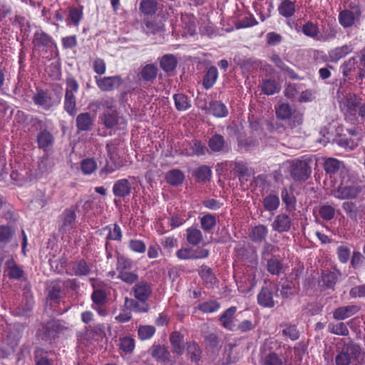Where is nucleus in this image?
Instances as JSON below:
<instances>
[{
  "label": "nucleus",
  "mask_w": 365,
  "mask_h": 365,
  "mask_svg": "<svg viewBox=\"0 0 365 365\" xmlns=\"http://www.w3.org/2000/svg\"><path fill=\"white\" fill-rule=\"evenodd\" d=\"M360 192V187L351 180L347 174H344L341 175L340 184L331 190L330 195L340 200L353 199Z\"/></svg>",
  "instance_id": "f257e3e1"
},
{
  "label": "nucleus",
  "mask_w": 365,
  "mask_h": 365,
  "mask_svg": "<svg viewBox=\"0 0 365 365\" xmlns=\"http://www.w3.org/2000/svg\"><path fill=\"white\" fill-rule=\"evenodd\" d=\"M176 256L181 260L193 259L192 248L182 247L176 252Z\"/></svg>",
  "instance_id": "774afa93"
},
{
  "label": "nucleus",
  "mask_w": 365,
  "mask_h": 365,
  "mask_svg": "<svg viewBox=\"0 0 365 365\" xmlns=\"http://www.w3.org/2000/svg\"><path fill=\"white\" fill-rule=\"evenodd\" d=\"M184 179V174L178 169H173L169 171L166 175L167 182L172 185L182 184Z\"/></svg>",
  "instance_id": "bb28decb"
},
{
  "label": "nucleus",
  "mask_w": 365,
  "mask_h": 365,
  "mask_svg": "<svg viewBox=\"0 0 365 365\" xmlns=\"http://www.w3.org/2000/svg\"><path fill=\"white\" fill-rule=\"evenodd\" d=\"M208 146L215 153L224 151L227 148L224 137L220 134H215L209 139Z\"/></svg>",
  "instance_id": "f3484780"
},
{
  "label": "nucleus",
  "mask_w": 365,
  "mask_h": 365,
  "mask_svg": "<svg viewBox=\"0 0 365 365\" xmlns=\"http://www.w3.org/2000/svg\"><path fill=\"white\" fill-rule=\"evenodd\" d=\"M220 307V304L217 301L212 300L200 304L198 309L204 313H212L217 311Z\"/></svg>",
  "instance_id": "5fc2aeb1"
},
{
  "label": "nucleus",
  "mask_w": 365,
  "mask_h": 365,
  "mask_svg": "<svg viewBox=\"0 0 365 365\" xmlns=\"http://www.w3.org/2000/svg\"><path fill=\"white\" fill-rule=\"evenodd\" d=\"M92 118L89 113H81L76 118L77 127L79 130H87L92 125Z\"/></svg>",
  "instance_id": "e433bc0d"
},
{
  "label": "nucleus",
  "mask_w": 365,
  "mask_h": 365,
  "mask_svg": "<svg viewBox=\"0 0 365 365\" xmlns=\"http://www.w3.org/2000/svg\"><path fill=\"white\" fill-rule=\"evenodd\" d=\"M262 365H282V361L277 354L271 353L264 358Z\"/></svg>",
  "instance_id": "338daca9"
},
{
  "label": "nucleus",
  "mask_w": 365,
  "mask_h": 365,
  "mask_svg": "<svg viewBox=\"0 0 365 365\" xmlns=\"http://www.w3.org/2000/svg\"><path fill=\"white\" fill-rule=\"evenodd\" d=\"M352 51V46L346 44L331 50L329 53V56L332 61L336 62L350 53Z\"/></svg>",
  "instance_id": "a211bd4d"
},
{
  "label": "nucleus",
  "mask_w": 365,
  "mask_h": 365,
  "mask_svg": "<svg viewBox=\"0 0 365 365\" xmlns=\"http://www.w3.org/2000/svg\"><path fill=\"white\" fill-rule=\"evenodd\" d=\"M92 282L93 292L91 294V300L93 305H104L107 301V294L101 287L100 283L94 282L93 279H90Z\"/></svg>",
  "instance_id": "9b49d317"
},
{
  "label": "nucleus",
  "mask_w": 365,
  "mask_h": 365,
  "mask_svg": "<svg viewBox=\"0 0 365 365\" xmlns=\"http://www.w3.org/2000/svg\"><path fill=\"white\" fill-rule=\"evenodd\" d=\"M212 171L206 165H202L195 171V176L199 182H206L211 178Z\"/></svg>",
  "instance_id": "a19ab883"
},
{
  "label": "nucleus",
  "mask_w": 365,
  "mask_h": 365,
  "mask_svg": "<svg viewBox=\"0 0 365 365\" xmlns=\"http://www.w3.org/2000/svg\"><path fill=\"white\" fill-rule=\"evenodd\" d=\"M187 354L191 361H197L198 360H200V350L199 349L198 345L196 343L192 342L188 344Z\"/></svg>",
  "instance_id": "bf43d9fd"
},
{
  "label": "nucleus",
  "mask_w": 365,
  "mask_h": 365,
  "mask_svg": "<svg viewBox=\"0 0 365 365\" xmlns=\"http://www.w3.org/2000/svg\"><path fill=\"white\" fill-rule=\"evenodd\" d=\"M328 331L331 334L344 336H348L349 333L346 325L343 322L329 323Z\"/></svg>",
  "instance_id": "473e14b6"
},
{
  "label": "nucleus",
  "mask_w": 365,
  "mask_h": 365,
  "mask_svg": "<svg viewBox=\"0 0 365 365\" xmlns=\"http://www.w3.org/2000/svg\"><path fill=\"white\" fill-rule=\"evenodd\" d=\"M108 230L106 239L108 240L120 241L122 239V231L120 226L117 224L109 225L106 227Z\"/></svg>",
  "instance_id": "37998d69"
},
{
  "label": "nucleus",
  "mask_w": 365,
  "mask_h": 365,
  "mask_svg": "<svg viewBox=\"0 0 365 365\" xmlns=\"http://www.w3.org/2000/svg\"><path fill=\"white\" fill-rule=\"evenodd\" d=\"M199 274L207 284H213L215 283L216 278L209 267L206 266L202 267L200 269Z\"/></svg>",
  "instance_id": "4d7b16f0"
},
{
  "label": "nucleus",
  "mask_w": 365,
  "mask_h": 365,
  "mask_svg": "<svg viewBox=\"0 0 365 365\" xmlns=\"http://www.w3.org/2000/svg\"><path fill=\"white\" fill-rule=\"evenodd\" d=\"M292 114V109L288 103H282L276 108V115L279 119H289Z\"/></svg>",
  "instance_id": "c03bdc74"
},
{
  "label": "nucleus",
  "mask_w": 365,
  "mask_h": 365,
  "mask_svg": "<svg viewBox=\"0 0 365 365\" xmlns=\"http://www.w3.org/2000/svg\"><path fill=\"white\" fill-rule=\"evenodd\" d=\"M177 66L176 58L171 54H167L162 57L160 60V67L165 72L173 71Z\"/></svg>",
  "instance_id": "c756f323"
},
{
  "label": "nucleus",
  "mask_w": 365,
  "mask_h": 365,
  "mask_svg": "<svg viewBox=\"0 0 365 365\" xmlns=\"http://www.w3.org/2000/svg\"><path fill=\"white\" fill-rule=\"evenodd\" d=\"M170 341L174 352L179 355L182 354L185 350L183 336L178 331L173 332L170 334Z\"/></svg>",
  "instance_id": "aec40b11"
},
{
  "label": "nucleus",
  "mask_w": 365,
  "mask_h": 365,
  "mask_svg": "<svg viewBox=\"0 0 365 365\" xmlns=\"http://www.w3.org/2000/svg\"><path fill=\"white\" fill-rule=\"evenodd\" d=\"M130 249L138 253H143L146 250L145 244L140 240H131L129 242Z\"/></svg>",
  "instance_id": "69168bd1"
},
{
  "label": "nucleus",
  "mask_w": 365,
  "mask_h": 365,
  "mask_svg": "<svg viewBox=\"0 0 365 365\" xmlns=\"http://www.w3.org/2000/svg\"><path fill=\"white\" fill-rule=\"evenodd\" d=\"M361 354V348L354 344L345 345L336 358V365H350L356 362Z\"/></svg>",
  "instance_id": "7ed1b4c3"
},
{
  "label": "nucleus",
  "mask_w": 365,
  "mask_h": 365,
  "mask_svg": "<svg viewBox=\"0 0 365 365\" xmlns=\"http://www.w3.org/2000/svg\"><path fill=\"white\" fill-rule=\"evenodd\" d=\"M262 91L266 95L274 94L278 91L277 85L274 80L267 79L262 83Z\"/></svg>",
  "instance_id": "8fccbe9b"
},
{
  "label": "nucleus",
  "mask_w": 365,
  "mask_h": 365,
  "mask_svg": "<svg viewBox=\"0 0 365 365\" xmlns=\"http://www.w3.org/2000/svg\"><path fill=\"white\" fill-rule=\"evenodd\" d=\"M118 277L124 282L129 284H133L138 279V276L137 274L128 271H121L120 272H119Z\"/></svg>",
  "instance_id": "e2e57ef3"
},
{
  "label": "nucleus",
  "mask_w": 365,
  "mask_h": 365,
  "mask_svg": "<svg viewBox=\"0 0 365 365\" xmlns=\"http://www.w3.org/2000/svg\"><path fill=\"white\" fill-rule=\"evenodd\" d=\"M257 302L263 307L272 308L275 303L273 299V294L267 287H263L257 294Z\"/></svg>",
  "instance_id": "2eb2a0df"
},
{
  "label": "nucleus",
  "mask_w": 365,
  "mask_h": 365,
  "mask_svg": "<svg viewBox=\"0 0 365 365\" xmlns=\"http://www.w3.org/2000/svg\"><path fill=\"white\" fill-rule=\"evenodd\" d=\"M76 227V214L71 208L66 209L61 215L58 225L59 232L71 233Z\"/></svg>",
  "instance_id": "39448f33"
},
{
  "label": "nucleus",
  "mask_w": 365,
  "mask_h": 365,
  "mask_svg": "<svg viewBox=\"0 0 365 365\" xmlns=\"http://www.w3.org/2000/svg\"><path fill=\"white\" fill-rule=\"evenodd\" d=\"M134 297L140 302H146L152 294V288L150 284L145 282H139L136 283L133 289Z\"/></svg>",
  "instance_id": "1a4fd4ad"
},
{
  "label": "nucleus",
  "mask_w": 365,
  "mask_h": 365,
  "mask_svg": "<svg viewBox=\"0 0 365 365\" xmlns=\"http://www.w3.org/2000/svg\"><path fill=\"white\" fill-rule=\"evenodd\" d=\"M174 100L176 108L180 111L186 110L190 106V101L188 98L182 93L174 95Z\"/></svg>",
  "instance_id": "ea45409f"
},
{
  "label": "nucleus",
  "mask_w": 365,
  "mask_h": 365,
  "mask_svg": "<svg viewBox=\"0 0 365 365\" xmlns=\"http://www.w3.org/2000/svg\"><path fill=\"white\" fill-rule=\"evenodd\" d=\"M61 99V96L53 91L41 88H37L32 96L34 104L46 110L58 106Z\"/></svg>",
  "instance_id": "f03ea898"
},
{
  "label": "nucleus",
  "mask_w": 365,
  "mask_h": 365,
  "mask_svg": "<svg viewBox=\"0 0 365 365\" xmlns=\"http://www.w3.org/2000/svg\"><path fill=\"white\" fill-rule=\"evenodd\" d=\"M135 346L134 338L130 336H125L119 339V347L121 351L125 354H130L133 351Z\"/></svg>",
  "instance_id": "cd10ccee"
},
{
  "label": "nucleus",
  "mask_w": 365,
  "mask_h": 365,
  "mask_svg": "<svg viewBox=\"0 0 365 365\" xmlns=\"http://www.w3.org/2000/svg\"><path fill=\"white\" fill-rule=\"evenodd\" d=\"M200 224L203 230L209 232L216 225V218L212 214L205 215L200 218Z\"/></svg>",
  "instance_id": "a18cd8bd"
},
{
  "label": "nucleus",
  "mask_w": 365,
  "mask_h": 365,
  "mask_svg": "<svg viewBox=\"0 0 365 365\" xmlns=\"http://www.w3.org/2000/svg\"><path fill=\"white\" fill-rule=\"evenodd\" d=\"M282 269L280 261L277 259H271L267 262V270L272 274H278Z\"/></svg>",
  "instance_id": "0e129e2a"
},
{
  "label": "nucleus",
  "mask_w": 365,
  "mask_h": 365,
  "mask_svg": "<svg viewBox=\"0 0 365 365\" xmlns=\"http://www.w3.org/2000/svg\"><path fill=\"white\" fill-rule=\"evenodd\" d=\"M187 240L192 245H198L202 240L201 231L196 227H189L186 230Z\"/></svg>",
  "instance_id": "2f4dec72"
},
{
  "label": "nucleus",
  "mask_w": 365,
  "mask_h": 365,
  "mask_svg": "<svg viewBox=\"0 0 365 365\" xmlns=\"http://www.w3.org/2000/svg\"><path fill=\"white\" fill-rule=\"evenodd\" d=\"M34 48L38 51H47L56 48L53 38L43 31L36 32L33 40Z\"/></svg>",
  "instance_id": "6e6552de"
},
{
  "label": "nucleus",
  "mask_w": 365,
  "mask_h": 365,
  "mask_svg": "<svg viewBox=\"0 0 365 365\" xmlns=\"http://www.w3.org/2000/svg\"><path fill=\"white\" fill-rule=\"evenodd\" d=\"M360 141V137L349 138L344 135H340L336 139V143L342 148L349 150H354Z\"/></svg>",
  "instance_id": "412c9836"
},
{
  "label": "nucleus",
  "mask_w": 365,
  "mask_h": 365,
  "mask_svg": "<svg viewBox=\"0 0 365 365\" xmlns=\"http://www.w3.org/2000/svg\"><path fill=\"white\" fill-rule=\"evenodd\" d=\"M97 86L102 91H111L118 88L123 83L119 76L94 77Z\"/></svg>",
  "instance_id": "423d86ee"
},
{
  "label": "nucleus",
  "mask_w": 365,
  "mask_h": 365,
  "mask_svg": "<svg viewBox=\"0 0 365 365\" xmlns=\"http://www.w3.org/2000/svg\"><path fill=\"white\" fill-rule=\"evenodd\" d=\"M83 17V11L78 8L72 7L68 11V18L67 20V24H71L75 26H78L79 23Z\"/></svg>",
  "instance_id": "4c0bfd02"
},
{
  "label": "nucleus",
  "mask_w": 365,
  "mask_h": 365,
  "mask_svg": "<svg viewBox=\"0 0 365 365\" xmlns=\"http://www.w3.org/2000/svg\"><path fill=\"white\" fill-rule=\"evenodd\" d=\"M361 98L354 93L346 94L339 102L341 110L346 116L356 117Z\"/></svg>",
  "instance_id": "20e7f679"
},
{
  "label": "nucleus",
  "mask_w": 365,
  "mask_h": 365,
  "mask_svg": "<svg viewBox=\"0 0 365 365\" xmlns=\"http://www.w3.org/2000/svg\"><path fill=\"white\" fill-rule=\"evenodd\" d=\"M72 269L77 276L88 275L91 272V266L83 259L74 262Z\"/></svg>",
  "instance_id": "b1692460"
},
{
  "label": "nucleus",
  "mask_w": 365,
  "mask_h": 365,
  "mask_svg": "<svg viewBox=\"0 0 365 365\" xmlns=\"http://www.w3.org/2000/svg\"><path fill=\"white\" fill-rule=\"evenodd\" d=\"M76 98L74 96V93L66 92L64 108L71 115H76Z\"/></svg>",
  "instance_id": "58836bf2"
},
{
  "label": "nucleus",
  "mask_w": 365,
  "mask_h": 365,
  "mask_svg": "<svg viewBox=\"0 0 365 365\" xmlns=\"http://www.w3.org/2000/svg\"><path fill=\"white\" fill-rule=\"evenodd\" d=\"M37 143L39 148L46 150L52 146L53 137L50 132L42 130L37 135Z\"/></svg>",
  "instance_id": "6ab92c4d"
},
{
  "label": "nucleus",
  "mask_w": 365,
  "mask_h": 365,
  "mask_svg": "<svg viewBox=\"0 0 365 365\" xmlns=\"http://www.w3.org/2000/svg\"><path fill=\"white\" fill-rule=\"evenodd\" d=\"M359 309V307L355 304L339 307L333 312V317L336 320H344L356 314Z\"/></svg>",
  "instance_id": "9d476101"
},
{
  "label": "nucleus",
  "mask_w": 365,
  "mask_h": 365,
  "mask_svg": "<svg viewBox=\"0 0 365 365\" xmlns=\"http://www.w3.org/2000/svg\"><path fill=\"white\" fill-rule=\"evenodd\" d=\"M236 311V307H231L226 309L220 317V322L225 329L229 330L234 329L235 325L233 319Z\"/></svg>",
  "instance_id": "dca6fc26"
},
{
  "label": "nucleus",
  "mask_w": 365,
  "mask_h": 365,
  "mask_svg": "<svg viewBox=\"0 0 365 365\" xmlns=\"http://www.w3.org/2000/svg\"><path fill=\"white\" fill-rule=\"evenodd\" d=\"M341 162L336 158H328L324 163V170L327 173H336L340 168Z\"/></svg>",
  "instance_id": "864d4df0"
},
{
  "label": "nucleus",
  "mask_w": 365,
  "mask_h": 365,
  "mask_svg": "<svg viewBox=\"0 0 365 365\" xmlns=\"http://www.w3.org/2000/svg\"><path fill=\"white\" fill-rule=\"evenodd\" d=\"M132 185L128 179L117 180L113 186V192L115 196L125 197L131 192Z\"/></svg>",
  "instance_id": "f8f14e48"
},
{
  "label": "nucleus",
  "mask_w": 365,
  "mask_h": 365,
  "mask_svg": "<svg viewBox=\"0 0 365 365\" xmlns=\"http://www.w3.org/2000/svg\"><path fill=\"white\" fill-rule=\"evenodd\" d=\"M81 168L86 175L93 173L97 169V163L93 158H86L81 161Z\"/></svg>",
  "instance_id": "49530a36"
},
{
  "label": "nucleus",
  "mask_w": 365,
  "mask_h": 365,
  "mask_svg": "<svg viewBox=\"0 0 365 365\" xmlns=\"http://www.w3.org/2000/svg\"><path fill=\"white\" fill-rule=\"evenodd\" d=\"M182 21L183 25H185V29L186 30L184 31V35H193L196 31V26L193 17L188 16H182Z\"/></svg>",
  "instance_id": "603ef678"
},
{
  "label": "nucleus",
  "mask_w": 365,
  "mask_h": 365,
  "mask_svg": "<svg viewBox=\"0 0 365 365\" xmlns=\"http://www.w3.org/2000/svg\"><path fill=\"white\" fill-rule=\"evenodd\" d=\"M15 229L9 225L0 226V243H9L15 235Z\"/></svg>",
  "instance_id": "72a5a7b5"
},
{
  "label": "nucleus",
  "mask_w": 365,
  "mask_h": 365,
  "mask_svg": "<svg viewBox=\"0 0 365 365\" xmlns=\"http://www.w3.org/2000/svg\"><path fill=\"white\" fill-rule=\"evenodd\" d=\"M125 304L127 308L135 312H146L149 309L147 302H136L133 299L125 298Z\"/></svg>",
  "instance_id": "393cba45"
},
{
  "label": "nucleus",
  "mask_w": 365,
  "mask_h": 365,
  "mask_svg": "<svg viewBox=\"0 0 365 365\" xmlns=\"http://www.w3.org/2000/svg\"><path fill=\"white\" fill-rule=\"evenodd\" d=\"M158 68L153 64H148L143 67L141 71V76L145 81H152L157 76Z\"/></svg>",
  "instance_id": "79ce46f5"
},
{
  "label": "nucleus",
  "mask_w": 365,
  "mask_h": 365,
  "mask_svg": "<svg viewBox=\"0 0 365 365\" xmlns=\"http://www.w3.org/2000/svg\"><path fill=\"white\" fill-rule=\"evenodd\" d=\"M155 333V328L150 325L140 326L138 328V336L141 340L150 339Z\"/></svg>",
  "instance_id": "09e8293b"
},
{
  "label": "nucleus",
  "mask_w": 365,
  "mask_h": 365,
  "mask_svg": "<svg viewBox=\"0 0 365 365\" xmlns=\"http://www.w3.org/2000/svg\"><path fill=\"white\" fill-rule=\"evenodd\" d=\"M278 11L284 17H291L295 13V4L290 0L282 1L278 6Z\"/></svg>",
  "instance_id": "4be33fe9"
},
{
  "label": "nucleus",
  "mask_w": 365,
  "mask_h": 365,
  "mask_svg": "<svg viewBox=\"0 0 365 365\" xmlns=\"http://www.w3.org/2000/svg\"><path fill=\"white\" fill-rule=\"evenodd\" d=\"M157 9L155 0H142L140 6V11L145 14H153Z\"/></svg>",
  "instance_id": "3c124183"
},
{
  "label": "nucleus",
  "mask_w": 365,
  "mask_h": 365,
  "mask_svg": "<svg viewBox=\"0 0 365 365\" xmlns=\"http://www.w3.org/2000/svg\"><path fill=\"white\" fill-rule=\"evenodd\" d=\"M339 21L343 27H350L354 24L355 16L353 11L349 10H344L339 13Z\"/></svg>",
  "instance_id": "7c9ffc66"
},
{
  "label": "nucleus",
  "mask_w": 365,
  "mask_h": 365,
  "mask_svg": "<svg viewBox=\"0 0 365 365\" xmlns=\"http://www.w3.org/2000/svg\"><path fill=\"white\" fill-rule=\"evenodd\" d=\"M191 153L188 155H202L205 154L207 148L202 142L195 140L190 143Z\"/></svg>",
  "instance_id": "6e6d98bb"
},
{
  "label": "nucleus",
  "mask_w": 365,
  "mask_h": 365,
  "mask_svg": "<svg viewBox=\"0 0 365 365\" xmlns=\"http://www.w3.org/2000/svg\"><path fill=\"white\" fill-rule=\"evenodd\" d=\"M311 173V169L304 160H296L293 163L291 174L295 180L305 181Z\"/></svg>",
  "instance_id": "0eeeda50"
},
{
  "label": "nucleus",
  "mask_w": 365,
  "mask_h": 365,
  "mask_svg": "<svg viewBox=\"0 0 365 365\" xmlns=\"http://www.w3.org/2000/svg\"><path fill=\"white\" fill-rule=\"evenodd\" d=\"M291 227V219L285 214L278 215L272 224V227L278 232H287Z\"/></svg>",
  "instance_id": "4468645a"
},
{
  "label": "nucleus",
  "mask_w": 365,
  "mask_h": 365,
  "mask_svg": "<svg viewBox=\"0 0 365 365\" xmlns=\"http://www.w3.org/2000/svg\"><path fill=\"white\" fill-rule=\"evenodd\" d=\"M210 110L213 115L218 118L225 117L228 114L226 106L220 101H214L210 103Z\"/></svg>",
  "instance_id": "c85d7f7f"
},
{
  "label": "nucleus",
  "mask_w": 365,
  "mask_h": 365,
  "mask_svg": "<svg viewBox=\"0 0 365 365\" xmlns=\"http://www.w3.org/2000/svg\"><path fill=\"white\" fill-rule=\"evenodd\" d=\"M283 335L290 338L292 340H297L299 334L294 325L285 324L282 330Z\"/></svg>",
  "instance_id": "680f3d73"
},
{
  "label": "nucleus",
  "mask_w": 365,
  "mask_h": 365,
  "mask_svg": "<svg viewBox=\"0 0 365 365\" xmlns=\"http://www.w3.org/2000/svg\"><path fill=\"white\" fill-rule=\"evenodd\" d=\"M218 77V71L216 67L211 66L207 70L204 78H203V86L205 88L210 89L215 83Z\"/></svg>",
  "instance_id": "5701e85b"
},
{
  "label": "nucleus",
  "mask_w": 365,
  "mask_h": 365,
  "mask_svg": "<svg viewBox=\"0 0 365 365\" xmlns=\"http://www.w3.org/2000/svg\"><path fill=\"white\" fill-rule=\"evenodd\" d=\"M5 268L9 277L11 279H20L24 275V270L17 264L12 257L6 260Z\"/></svg>",
  "instance_id": "ddd939ff"
},
{
  "label": "nucleus",
  "mask_w": 365,
  "mask_h": 365,
  "mask_svg": "<svg viewBox=\"0 0 365 365\" xmlns=\"http://www.w3.org/2000/svg\"><path fill=\"white\" fill-rule=\"evenodd\" d=\"M11 178L16 181L18 185H23L29 181H31L33 178L32 174L29 173L24 170H21L19 172L14 170L11 173Z\"/></svg>",
  "instance_id": "a878e982"
},
{
  "label": "nucleus",
  "mask_w": 365,
  "mask_h": 365,
  "mask_svg": "<svg viewBox=\"0 0 365 365\" xmlns=\"http://www.w3.org/2000/svg\"><path fill=\"white\" fill-rule=\"evenodd\" d=\"M263 205L266 210H276L279 206V198L277 195H268L263 200Z\"/></svg>",
  "instance_id": "c9c22d12"
},
{
  "label": "nucleus",
  "mask_w": 365,
  "mask_h": 365,
  "mask_svg": "<svg viewBox=\"0 0 365 365\" xmlns=\"http://www.w3.org/2000/svg\"><path fill=\"white\" fill-rule=\"evenodd\" d=\"M319 212L321 217L325 220H330L335 215V210L331 205H323L319 209Z\"/></svg>",
  "instance_id": "052dcab7"
},
{
  "label": "nucleus",
  "mask_w": 365,
  "mask_h": 365,
  "mask_svg": "<svg viewBox=\"0 0 365 365\" xmlns=\"http://www.w3.org/2000/svg\"><path fill=\"white\" fill-rule=\"evenodd\" d=\"M267 233L268 230L267 227L259 225L252 230L250 237L254 242H262L266 238Z\"/></svg>",
  "instance_id": "f704fd0d"
},
{
  "label": "nucleus",
  "mask_w": 365,
  "mask_h": 365,
  "mask_svg": "<svg viewBox=\"0 0 365 365\" xmlns=\"http://www.w3.org/2000/svg\"><path fill=\"white\" fill-rule=\"evenodd\" d=\"M302 31L305 36L311 38H314L318 34V28L317 25L309 21L303 25Z\"/></svg>",
  "instance_id": "13d9d810"
},
{
  "label": "nucleus",
  "mask_w": 365,
  "mask_h": 365,
  "mask_svg": "<svg viewBox=\"0 0 365 365\" xmlns=\"http://www.w3.org/2000/svg\"><path fill=\"white\" fill-rule=\"evenodd\" d=\"M272 61L275 64V66L279 68L282 71L285 72L290 76L291 78H295V73L292 69L288 67L279 58L278 55H273L271 57Z\"/></svg>",
  "instance_id": "de8ad7c7"
}]
</instances>
